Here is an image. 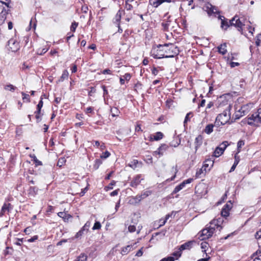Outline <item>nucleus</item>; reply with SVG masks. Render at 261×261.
I'll return each instance as SVG.
<instances>
[{"label":"nucleus","mask_w":261,"mask_h":261,"mask_svg":"<svg viewBox=\"0 0 261 261\" xmlns=\"http://www.w3.org/2000/svg\"><path fill=\"white\" fill-rule=\"evenodd\" d=\"M223 152L224 151L221 149V148L217 147L214 152V156L215 157H219L223 154Z\"/></svg>","instance_id":"412c9836"},{"label":"nucleus","mask_w":261,"mask_h":261,"mask_svg":"<svg viewBox=\"0 0 261 261\" xmlns=\"http://www.w3.org/2000/svg\"><path fill=\"white\" fill-rule=\"evenodd\" d=\"M152 56L155 59L173 58L179 54L177 47L172 44L159 45L157 48H153L151 51Z\"/></svg>","instance_id":"f257e3e1"},{"label":"nucleus","mask_w":261,"mask_h":261,"mask_svg":"<svg viewBox=\"0 0 261 261\" xmlns=\"http://www.w3.org/2000/svg\"><path fill=\"white\" fill-rule=\"evenodd\" d=\"M88 10V7L87 6H83L82 7V10L84 13H87Z\"/></svg>","instance_id":"680f3d73"},{"label":"nucleus","mask_w":261,"mask_h":261,"mask_svg":"<svg viewBox=\"0 0 261 261\" xmlns=\"http://www.w3.org/2000/svg\"><path fill=\"white\" fill-rule=\"evenodd\" d=\"M234 159H235V161H234V164L236 165H238L240 159H239V157L237 156V154H235Z\"/></svg>","instance_id":"6e6d98bb"},{"label":"nucleus","mask_w":261,"mask_h":261,"mask_svg":"<svg viewBox=\"0 0 261 261\" xmlns=\"http://www.w3.org/2000/svg\"><path fill=\"white\" fill-rule=\"evenodd\" d=\"M68 74H69V73H68V71L67 70H64L62 73L61 76L60 77V79L59 80L58 82H62L64 80L67 79V77L68 76Z\"/></svg>","instance_id":"b1692460"},{"label":"nucleus","mask_w":261,"mask_h":261,"mask_svg":"<svg viewBox=\"0 0 261 261\" xmlns=\"http://www.w3.org/2000/svg\"><path fill=\"white\" fill-rule=\"evenodd\" d=\"M192 180H193L192 178H189V179H187L183 181V182H185V185H186V184L191 183Z\"/></svg>","instance_id":"69168bd1"},{"label":"nucleus","mask_w":261,"mask_h":261,"mask_svg":"<svg viewBox=\"0 0 261 261\" xmlns=\"http://www.w3.org/2000/svg\"><path fill=\"white\" fill-rule=\"evenodd\" d=\"M214 105V103L212 101H210L206 106V109L211 108Z\"/></svg>","instance_id":"338daca9"},{"label":"nucleus","mask_w":261,"mask_h":261,"mask_svg":"<svg viewBox=\"0 0 261 261\" xmlns=\"http://www.w3.org/2000/svg\"><path fill=\"white\" fill-rule=\"evenodd\" d=\"M203 137L202 135H198L195 140L194 144H195V152L197 151L198 148H199L203 143Z\"/></svg>","instance_id":"f8f14e48"},{"label":"nucleus","mask_w":261,"mask_h":261,"mask_svg":"<svg viewBox=\"0 0 261 261\" xmlns=\"http://www.w3.org/2000/svg\"><path fill=\"white\" fill-rule=\"evenodd\" d=\"M111 113L113 117H115L118 116L120 112L117 108H114L111 109Z\"/></svg>","instance_id":"c85d7f7f"},{"label":"nucleus","mask_w":261,"mask_h":261,"mask_svg":"<svg viewBox=\"0 0 261 261\" xmlns=\"http://www.w3.org/2000/svg\"><path fill=\"white\" fill-rule=\"evenodd\" d=\"M101 161L99 160V159H97L95 161V165H94V166H96V169L98 168V166H99L100 164H101Z\"/></svg>","instance_id":"052dcab7"},{"label":"nucleus","mask_w":261,"mask_h":261,"mask_svg":"<svg viewBox=\"0 0 261 261\" xmlns=\"http://www.w3.org/2000/svg\"><path fill=\"white\" fill-rule=\"evenodd\" d=\"M226 47V44L225 43L221 44L218 47V51L222 55H225L227 52Z\"/></svg>","instance_id":"aec40b11"},{"label":"nucleus","mask_w":261,"mask_h":261,"mask_svg":"<svg viewBox=\"0 0 261 261\" xmlns=\"http://www.w3.org/2000/svg\"><path fill=\"white\" fill-rule=\"evenodd\" d=\"M143 248H141L140 249H139L136 254V256L140 257L141 256L143 255V251H142Z\"/></svg>","instance_id":"3c124183"},{"label":"nucleus","mask_w":261,"mask_h":261,"mask_svg":"<svg viewBox=\"0 0 261 261\" xmlns=\"http://www.w3.org/2000/svg\"><path fill=\"white\" fill-rule=\"evenodd\" d=\"M228 145V143L227 141H224L219 146H218L219 148H221L222 149H223V151L226 149L227 146Z\"/></svg>","instance_id":"f704fd0d"},{"label":"nucleus","mask_w":261,"mask_h":261,"mask_svg":"<svg viewBox=\"0 0 261 261\" xmlns=\"http://www.w3.org/2000/svg\"><path fill=\"white\" fill-rule=\"evenodd\" d=\"M214 125L212 124H208L204 129V132L207 134H210L213 131Z\"/></svg>","instance_id":"4be33fe9"},{"label":"nucleus","mask_w":261,"mask_h":261,"mask_svg":"<svg viewBox=\"0 0 261 261\" xmlns=\"http://www.w3.org/2000/svg\"><path fill=\"white\" fill-rule=\"evenodd\" d=\"M121 18V12L119 10L117 13L115 17V23L118 24Z\"/></svg>","instance_id":"cd10ccee"},{"label":"nucleus","mask_w":261,"mask_h":261,"mask_svg":"<svg viewBox=\"0 0 261 261\" xmlns=\"http://www.w3.org/2000/svg\"><path fill=\"white\" fill-rule=\"evenodd\" d=\"M248 111V106L244 105L241 107V108L238 110L237 113L236 114V118L239 119L241 117L245 115V114Z\"/></svg>","instance_id":"9d476101"},{"label":"nucleus","mask_w":261,"mask_h":261,"mask_svg":"<svg viewBox=\"0 0 261 261\" xmlns=\"http://www.w3.org/2000/svg\"><path fill=\"white\" fill-rule=\"evenodd\" d=\"M248 123L249 125L259 126L261 125V108L254 113L248 118Z\"/></svg>","instance_id":"20e7f679"},{"label":"nucleus","mask_w":261,"mask_h":261,"mask_svg":"<svg viewBox=\"0 0 261 261\" xmlns=\"http://www.w3.org/2000/svg\"><path fill=\"white\" fill-rule=\"evenodd\" d=\"M119 189L116 190L110 193L111 196H116L118 194Z\"/></svg>","instance_id":"4d7b16f0"},{"label":"nucleus","mask_w":261,"mask_h":261,"mask_svg":"<svg viewBox=\"0 0 261 261\" xmlns=\"http://www.w3.org/2000/svg\"><path fill=\"white\" fill-rule=\"evenodd\" d=\"M16 87L12 84H8L4 86V89L7 91L14 92L16 89Z\"/></svg>","instance_id":"393cba45"},{"label":"nucleus","mask_w":261,"mask_h":261,"mask_svg":"<svg viewBox=\"0 0 261 261\" xmlns=\"http://www.w3.org/2000/svg\"><path fill=\"white\" fill-rule=\"evenodd\" d=\"M30 156L33 159V161L36 164V166H39L42 165V162L39 161L34 154L31 155Z\"/></svg>","instance_id":"2f4dec72"},{"label":"nucleus","mask_w":261,"mask_h":261,"mask_svg":"<svg viewBox=\"0 0 261 261\" xmlns=\"http://www.w3.org/2000/svg\"><path fill=\"white\" fill-rule=\"evenodd\" d=\"M4 5H5L8 8L9 7V3H6L3 1H0V11L2 10V7Z\"/></svg>","instance_id":"8fccbe9b"},{"label":"nucleus","mask_w":261,"mask_h":261,"mask_svg":"<svg viewBox=\"0 0 261 261\" xmlns=\"http://www.w3.org/2000/svg\"><path fill=\"white\" fill-rule=\"evenodd\" d=\"M77 25H78V23L74 21L71 24V27H70V30L72 32H75V30H76V28H77Z\"/></svg>","instance_id":"58836bf2"},{"label":"nucleus","mask_w":261,"mask_h":261,"mask_svg":"<svg viewBox=\"0 0 261 261\" xmlns=\"http://www.w3.org/2000/svg\"><path fill=\"white\" fill-rule=\"evenodd\" d=\"M37 239H38V236H35L31 238V239H29L28 240V242H33L35 240H37Z\"/></svg>","instance_id":"13d9d810"},{"label":"nucleus","mask_w":261,"mask_h":261,"mask_svg":"<svg viewBox=\"0 0 261 261\" xmlns=\"http://www.w3.org/2000/svg\"><path fill=\"white\" fill-rule=\"evenodd\" d=\"M163 261H174L175 258L173 256H168L162 259Z\"/></svg>","instance_id":"09e8293b"},{"label":"nucleus","mask_w":261,"mask_h":261,"mask_svg":"<svg viewBox=\"0 0 261 261\" xmlns=\"http://www.w3.org/2000/svg\"><path fill=\"white\" fill-rule=\"evenodd\" d=\"M163 137V134L161 132H157L155 135L152 137V136L150 137V141H158L162 139Z\"/></svg>","instance_id":"f3484780"},{"label":"nucleus","mask_w":261,"mask_h":261,"mask_svg":"<svg viewBox=\"0 0 261 261\" xmlns=\"http://www.w3.org/2000/svg\"><path fill=\"white\" fill-rule=\"evenodd\" d=\"M231 108L230 105H228L223 112L218 115L216 117L215 125L219 126L221 125H224L229 121L230 118V110Z\"/></svg>","instance_id":"7ed1b4c3"},{"label":"nucleus","mask_w":261,"mask_h":261,"mask_svg":"<svg viewBox=\"0 0 261 261\" xmlns=\"http://www.w3.org/2000/svg\"><path fill=\"white\" fill-rule=\"evenodd\" d=\"M9 9H5L4 7H2V10L1 11V13L0 14V24H3L4 22L6 17V15L8 13Z\"/></svg>","instance_id":"2eb2a0df"},{"label":"nucleus","mask_w":261,"mask_h":261,"mask_svg":"<svg viewBox=\"0 0 261 261\" xmlns=\"http://www.w3.org/2000/svg\"><path fill=\"white\" fill-rule=\"evenodd\" d=\"M132 1H125V8L127 10H130L132 8V5L129 3Z\"/></svg>","instance_id":"e433bc0d"},{"label":"nucleus","mask_w":261,"mask_h":261,"mask_svg":"<svg viewBox=\"0 0 261 261\" xmlns=\"http://www.w3.org/2000/svg\"><path fill=\"white\" fill-rule=\"evenodd\" d=\"M141 177L142 176L140 174L134 177L130 183V186L133 188H136L140 184L141 180L143 179Z\"/></svg>","instance_id":"1a4fd4ad"},{"label":"nucleus","mask_w":261,"mask_h":261,"mask_svg":"<svg viewBox=\"0 0 261 261\" xmlns=\"http://www.w3.org/2000/svg\"><path fill=\"white\" fill-rule=\"evenodd\" d=\"M255 237L256 239H259L261 238V229L256 232Z\"/></svg>","instance_id":"bf43d9fd"},{"label":"nucleus","mask_w":261,"mask_h":261,"mask_svg":"<svg viewBox=\"0 0 261 261\" xmlns=\"http://www.w3.org/2000/svg\"><path fill=\"white\" fill-rule=\"evenodd\" d=\"M214 162L213 160H211V159H208L205 160L203 166L202 168H203V170L205 171H206V169L208 167L209 168L208 169V170H210L211 168L213 166Z\"/></svg>","instance_id":"ddd939ff"},{"label":"nucleus","mask_w":261,"mask_h":261,"mask_svg":"<svg viewBox=\"0 0 261 261\" xmlns=\"http://www.w3.org/2000/svg\"><path fill=\"white\" fill-rule=\"evenodd\" d=\"M247 30L249 31L250 33L252 35L253 34V31H254V28H252L250 25H248L246 27Z\"/></svg>","instance_id":"603ef678"},{"label":"nucleus","mask_w":261,"mask_h":261,"mask_svg":"<svg viewBox=\"0 0 261 261\" xmlns=\"http://www.w3.org/2000/svg\"><path fill=\"white\" fill-rule=\"evenodd\" d=\"M168 148V146L166 144H162L159 148V151L158 154L159 155H162L163 154L164 151L166 150Z\"/></svg>","instance_id":"5701e85b"},{"label":"nucleus","mask_w":261,"mask_h":261,"mask_svg":"<svg viewBox=\"0 0 261 261\" xmlns=\"http://www.w3.org/2000/svg\"><path fill=\"white\" fill-rule=\"evenodd\" d=\"M208 244L207 242H204L201 243V248L202 249V252H206V249L208 248Z\"/></svg>","instance_id":"473e14b6"},{"label":"nucleus","mask_w":261,"mask_h":261,"mask_svg":"<svg viewBox=\"0 0 261 261\" xmlns=\"http://www.w3.org/2000/svg\"><path fill=\"white\" fill-rule=\"evenodd\" d=\"M85 233H86L85 229L82 227L75 235V238L77 239L81 237Z\"/></svg>","instance_id":"a878e982"},{"label":"nucleus","mask_w":261,"mask_h":261,"mask_svg":"<svg viewBox=\"0 0 261 261\" xmlns=\"http://www.w3.org/2000/svg\"><path fill=\"white\" fill-rule=\"evenodd\" d=\"M253 261H261V255L257 257H255L253 259Z\"/></svg>","instance_id":"774afa93"},{"label":"nucleus","mask_w":261,"mask_h":261,"mask_svg":"<svg viewBox=\"0 0 261 261\" xmlns=\"http://www.w3.org/2000/svg\"><path fill=\"white\" fill-rule=\"evenodd\" d=\"M131 77H132V76L129 73H125L124 75H123L122 76H121L120 78V84L121 85L124 84V82H125V80H126V81H129L130 80Z\"/></svg>","instance_id":"a211bd4d"},{"label":"nucleus","mask_w":261,"mask_h":261,"mask_svg":"<svg viewBox=\"0 0 261 261\" xmlns=\"http://www.w3.org/2000/svg\"><path fill=\"white\" fill-rule=\"evenodd\" d=\"M128 229L130 232H135L136 230V226L134 225H129L128 227Z\"/></svg>","instance_id":"de8ad7c7"},{"label":"nucleus","mask_w":261,"mask_h":261,"mask_svg":"<svg viewBox=\"0 0 261 261\" xmlns=\"http://www.w3.org/2000/svg\"><path fill=\"white\" fill-rule=\"evenodd\" d=\"M229 211L222 208L221 211V215L222 217L226 218L229 216Z\"/></svg>","instance_id":"c9c22d12"},{"label":"nucleus","mask_w":261,"mask_h":261,"mask_svg":"<svg viewBox=\"0 0 261 261\" xmlns=\"http://www.w3.org/2000/svg\"><path fill=\"white\" fill-rule=\"evenodd\" d=\"M90 225L91 222L88 221L85 224V225L82 227H83L86 230V232H87L89 230V228L90 227Z\"/></svg>","instance_id":"ea45409f"},{"label":"nucleus","mask_w":261,"mask_h":261,"mask_svg":"<svg viewBox=\"0 0 261 261\" xmlns=\"http://www.w3.org/2000/svg\"><path fill=\"white\" fill-rule=\"evenodd\" d=\"M261 41V34H258L256 37V39L255 41V44L257 46H259L260 45V43Z\"/></svg>","instance_id":"a18cd8bd"},{"label":"nucleus","mask_w":261,"mask_h":261,"mask_svg":"<svg viewBox=\"0 0 261 261\" xmlns=\"http://www.w3.org/2000/svg\"><path fill=\"white\" fill-rule=\"evenodd\" d=\"M181 251L179 250L177 251H175V252H173L172 253V255L173 256V257H175L176 258V259H177L181 256Z\"/></svg>","instance_id":"79ce46f5"},{"label":"nucleus","mask_w":261,"mask_h":261,"mask_svg":"<svg viewBox=\"0 0 261 261\" xmlns=\"http://www.w3.org/2000/svg\"><path fill=\"white\" fill-rule=\"evenodd\" d=\"M232 207V203L231 202V201H229L228 203H227L223 207V208L230 211Z\"/></svg>","instance_id":"72a5a7b5"},{"label":"nucleus","mask_w":261,"mask_h":261,"mask_svg":"<svg viewBox=\"0 0 261 261\" xmlns=\"http://www.w3.org/2000/svg\"><path fill=\"white\" fill-rule=\"evenodd\" d=\"M244 145V142L242 140H240L237 144V147L238 149V152L240 151V148L242 147V146Z\"/></svg>","instance_id":"c03bdc74"},{"label":"nucleus","mask_w":261,"mask_h":261,"mask_svg":"<svg viewBox=\"0 0 261 261\" xmlns=\"http://www.w3.org/2000/svg\"><path fill=\"white\" fill-rule=\"evenodd\" d=\"M152 73L153 75H156L158 73V70L156 68H153L152 69Z\"/></svg>","instance_id":"e2e57ef3"},{"label":"nucleus","mask_w":261,"mask_h":261,"mask_svg":"<svg viewBox=\"0 0 261 261\" xmlns=\"http://www.w3.org/2000/svg\"><path fill=\"white\" fill-rule=\"evenodd\" d=\"M110 155V153L109 151H106L102 154V155L100 156V157H101V158L106 159V158H108Z\"/></svg>","instance_id":"49530a36"},{"label":"nucleus","mask_w":261,"mask_h":261,"mask_svg":"<svg viewBox=\"0 0 261 261\" xmlns=\"http://www.w3.org/2000/svg\"><path fill=\"white\" fill-rule=\"evenodd\" d=\"M215 230V229L212 227L203 229L201 230L198 238L201 240L207 239L212 236Z\"/></svg>","instance_id":"39448f33"},{"label":"nucleus","mask_w":261,"mask_h":261,"mask_svg":"<svg viewBox=\"0 0 261 261\" xmlns=\"http://www.w3.org/2000/svg\"><path fill=\"white\" fill-rule=\"evenodd\" d=\"M102 73L104 74H112V71L111 70H110V69H105L102 71Z\"/></svg>","instance_id":"5fc2aeb1"},{"label":"nucleus","mask_w":261,"mask_h":261,"mask_svg":"<svg viewBox=\"0 0 261 261\" xmlns=\"http://www.w3.org/2000/svg\"><path fill=\"white\" fill-rule=\"evenodd\" d=\"M193 116V115L192 113H191V112H189L186 115L184 122L185 126L186 124L187 123V122L190 121V118L191 117H192Z\"/></svg>","instance_id":"7c9ffc66"},{"label":"nucleus","mask_w":261,"mask_h":261,"mask_svg":"<svg viewBox=\"0 0 261 261\" xmlns=\"http://www.w3.org/2000/svg\"><path fill=\"white\" fill-rule=\"evenodd\" d=\"M203 9L207 12L208 15L210 16L213 15L216 16V14L219 13L217 8L213 6L210 3H207L203 7Z\"/></svg>","instance_id":"423d86ee"},{"label":"nucleus","mask_w":261,"mask_h":261,"mask_svg":"<svg viewBox=\"0 0 261 261\" xmlns=\"http://www.w3.org/2000/svg\"><path fill=\"white\" fill-rule=\"evenodd\" d=\"M101 224L99 222H96L92 227L93 230L99 229L101 228Z\"/></svg>","instance_id":"4c0bfd02"},{"label":"nucleus","mask_w":261,"mask_h":261,"mask_svg":"<svg viewBox=\"0 0 261 261\" xmlns=\"http://www.w3.org/2000/svg\"><path fill=\"white\" fill-rule=\"evenodd\" d=\"M37 191V190L35 187H31L29 189V194L34 196V195L36 194Z\"/></svg>","instance_id":"a19ab883"},{"label":"nucleus","mask_w":261,"mask_h":261,"mask_svg":"<svg viewBox=\"0 0 261 261\" xmlns=\"http://www.w3.org/2000/svg\"><path fill=\"white\" fill-rule=\"evenodd\" d=\"M65 162L64 158H60L57 163V165L59 167H61Z\"/></svg>","instance_id":"37998d69"},{"label":"nucleus","mask_w":261,"mask_h":261,"mask_svg":"<svg viewBox=\"0 0 261 261\" xmlns=\"http://www.w3.org/2000/svg\"><path fill=\"white\" fill-rule=\"evenodd\" d=\"M194 242H195L194 241H190L186 242L180 246L179 250L181 251L186 249L189 250L192 248V246Z\"/></svg>","instance_id":"4468645a"},{"label":"nucleus","mask_w":261,"mask_h":261,"mask_svg":"<svg viewBox=\"0 0 261 261\" xmlns=\"http://www.w3.org/2000/svg\"><path fill=\"white\" fill-rule=\"evenodd\" d=\"M133 247V246L132 245H127L125 247L122 248L121 254L122 255H125L127 254L128 252L130 251Z\"/></svg>","instance_id":"6ab92c4d"},{"label":"nucleus","mask_w":261,"mask_h":261,"mask_svg":"<svg viewBox=\"0 0 261 261\" xmlns=\"http://www.w3.org/2000/svg\"><path fill=\"white\" fill-rule=\"evenodd\" d=\"M12 209V207L10 203H4L0 212V217H2L6 212L9 213Z\"/></svg>","instance_id":"9b49d317"},{"label":"nucleus","mask_w":261,"mask_h":261,"mask_svg":"<svg viewBox=\"0 0 261 261\" xmlns=\"http://www.w3.org/2000/svg\"><path fill=\"white\" fill-rule=\"evenodd\" d=\"M135 131L136 132H139V131H142L141 125L139 124L137 125V126L135 127Z\"/></svg>","instance_id":"0e129e2a"},{"label":"nucleus","mask_w":261,"mask_h":261,"mask_svg":"<svg viewBox=\"0 0 261 261\" xmlns=\"http://www.w3.org/2000/svg\"><path fill=\"white\" fill-rule=\"evenodd\" d=\"M151 193V192L150 191H145L143 193H142L141 195H138L135 197H133L132 198V200H133V201L130 202L132 203H139L141 200L144 199L145 198L150 195ZM130 201H131V200H130Z\"/></svg>","instance_id":"0eeeda50"},{"label":"nucleus","mask_w":261,"mask_h":261,"mask_svg":"<svg viewBox=\"0 0 261 261\" xmlns=\"http://www.w3.org/2000/svg\"><path fill=\"white\" fill-rule=\"evenodd\" d=\"M230 65L231 67L233 68V67H234L236 66H239V63H238V62H231L230 63Z\"/></svg>","instance_id":"864d4df0"},{"label":"nucleus","mask_w":261,"mask_h":261,"mask_svg":"<svg viewBox=\"0 0 261 261\" xmlns=\"http://www.w3.org/2000/svg\"><path fill=\"white\" fill-rule=\"evenodd\" d=\"M165 1H149V5L148 6V9H151V7L156 8L160 5H161ZM167 2H171V1H167Z\"/></svg>","instance_id":"dca6fc26"},{"label":"nucleus","mask_w":261,"mask_h":261,"mask_svg":"<svg viewBox=\"0 0 261 261\" xmlns=\"http://www.w3.org/2000/svg\"><path fill=\"white\" fill-rule=\"evenodd\" d=\"M42 107H43V101H42V99H41L39 101L38 104L37 105V110L35 112V113L40 114L41 109L42 108Z\"/></svg>","instance_id":"c756f323"},{"label":"nucleus","mask_w":261,"mask_h":261,"mask_svg":"<svg viewBox=\"0 0 261 261\" xmlns=\"http://www.w3.org/2000/svg\"><path fill=\"white\" fill-rule=\"evenodd\" d=\"M87 256L84 254L82 253L77 258L75 261H87Z\"/></svg>","instance_id":"bb28decb"},{"label":"nucleus","mask_w":261,"mask_h":261,"mask_svg":"<svg viewBox=\"0 0 261 261\" xmlns=\"http://www.w3.org/2000/svg\"><path fill=\"white\" fill-rule=\"evenodd\" d=\"M8 46L9 50L12 51H16L19 49V43L13 39L9 40Z\"/></svg>","instance_id":"6e6552de"},{"label":"nucleus","mask_w":261,"mask_h":261,"mask_svg":"<svg viewBox=\"0 0 261 261\" xmlns=\"http://www.w3.org/2000/svg\"><path fill=\"white\" fill-rule=\"evenodd\" d=\"M219 18L221 20V27L224 30H226L229 26H234L237 28L239 31H243V27L245 25V24L238 16H234L229 22L225 20V18L223 16L219 15Z\"/></svg>","instance_id":"f03ea898"}]
</instances>
